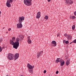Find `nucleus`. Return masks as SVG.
Listing matches in <instances>:
<instances>
[{
	"mask_svg": "<svg viewBox=\"0 0 76 76\" xmlns=\"http://www.w3.org/2000/svg\"><path fill=\"white\" fill-rule=\"evenodd\" d=\"M15 37H13L12 38V40H10V44L13 45V48H15V49H17L19 47V41H22L23 39V36L22 35L20 36V38H17L16 39V40L15 42H13L15 41Z\"/></svg>",
	"mask_w": 76,
	"mask_h": 76,
	"instance_id": "nucleus-1",
	"label": "nucleus"
},
{
	"mask_svg": "<svg viewBox=\"0 0 76 76\" xmlns=\"http://www.w3.org/2000/svg\"><path fill=\"white\" fill-rule=\"evenodd\" d=\"M19 55V53H16L15 54V56H14L13 54L10 53L8 55V58L10 60H13L14 58H15L14 60H16L18 58Z\"/></svg>",
	"mask_w": 76,
	"mask_h": 76,
	"instance_id": "nucleus-2",
	"label": "nucleus"
},
{
	"mask_svg": "<svg viewBox=\"0 0 76 76\" xmlns=\"http://www.w3.org/2000/svg\"><path fill=\"white\" fill-rule=\"evenodd\" d=\"M25 19V18L24 17H20L18 20V24H17V28H22V23L23 22V20Z\"/></svg>",
	"mask_w": 76,
	"mask_h": 76,
	"instance_id": "nucleus-3",
	"label": "nucleus"
},
{
	"mask_svg": "<svg viewBox=\"0 0 76 76\" xmlns=\"http://www.w3.org/2000/svg\"><path fill=\"white\" fill-rule=\"evenodd\" d=\"M32 0H24V3L27 6H30L32 4L31 1Z\"/></svg>",
	"mask_w": 76,
	"mask_h": 76,
	"instance_id": "nucleus-4",
	"label": "nucleus"
},
{
	"mask_svg": "<svg viewBox=\"0 0 76 76\" xmlns=\"http://www.w3.org/2000/svg\"><path fill=\"white\" fill-rule=\"evenodd\" d=\"M65 1H66V3L68 4V5L69 4H71L73 3V2L71 0H65Z\"/></svg>",
	"mask_w": 76,
	"mask_h": 76,
	"instance_id": "nucleus-5",
	"label": "nucleus"
},
{
	"mask_svg": "<svg viewBox=\"0 0 76 76\" xmlns=\"http://www.w3.org/2000/svg\"><path fill=\"white\" fill-rule=\"evenodd\" d=\"M51 44H52V45L53 47H56V46L57 45V43L55 41H52L51 42Z\"/></svg>",
	"mask_w": 76,
	"mask_h": 76,
	"instance_id": "nucleus-6",
	"label": "nucleus"
},
{
	"mask_svg": "<svg viewBox=\"0 0 76 76\" xmlns=\"http://www.w3.org/2000/svg\"><path fill=\"white\" fill-rule=\"evenodd\" d=\"M43 53V52L42 51H41L39 52L38 53H37V58H39L40 56H41V54H42Z\"/></svg>",
	"mask_w": 76,
	"mask_h": 76,
	"instance_id": "nucleus-7",
	"label": "nucleus"
},
{
	"mask_svg": "<svg viewBox=\"0 0 76 76\" xmlns=\"http://www.w3.org/2000/svg\"><path fill=\"white\" fill-rule=\"evenodd\" d=\"M40 17H41V12H38L37 13L36 18H38V19H39Z\"/></svg>",
	"mask_w": 76,
	"mask_h": 76,
	"instance_id": "nucleus-8",
	"label": "nucleus"
},
{
	"mask_svg": "<svg viewBox=\"0 0 76 76\" xmlns=\"http://www.w3.org/2000/svg\"><path fill=\"white\" fill-rule=\"evenodd\" d=\"M65 62L64 61H61V62H60V66H63V65L65 64Z\"/></svg>",
	"mask_w": 76,
	"mask_h": 76,
	"instance_id": "nucleus-9",
	"label": "nucleus"
},
{
	"mask_svg": "<svg viewBox=\"0 0 76 76\" xmlns=\"http://www.w3.org/2000/svg\"><path fill=\"white\" fill-rule=\"evenodd\" d=\"M69 64H70V59L69 58V59L66 62V65L68 66Z\"/></svg>",
	"mask_w": 76,
	"mask_h": 76,
	"instance_id": "nucleus-10",
	"label": "nucleus"
},
{
	"mask_svg": "<svg viewBox=\"0 0 76 76\" xmlns=\"http://www.w3.org/2000/svg\"><path fill=\"white\" fill-rule=\"evenodd\" d=\"M27 67H28L29 69H32V65H30L29 64H27Z\"/></svg>",
	"mask_w": 76,
	"mask_h": 76,
	"instance_id": "nucleus-11",
	"label": "nucleus"
},
{
	"mask_svg": "<svg viewBox=\"0 0 76 76\" xmlns=\"http://www.w3.org/2000/svg\"><path fill=\"white\" fill-rule=\"evenodd\" d=\"M28 72L32 74L33 72V69H28Z\"/></svg>",
	"mask_w": 76,
	"mask_h": 76,
	"instance_id": "nucleus-12",
	"label": "nucleus"
},
{
	"mask_svg": "<svg viewBox=\"0 0 76 76\" xmlns=\"http://www.w3.org/2000/svg\"><path fill=\"white\" fill-rule=\"evenodd\" d=\"M28 44H31V42H32V41H31V40L30 39H28Z\"/></svg>",
	"mask_w": 76,
	"mask_h": 76,
	"instance_id": "nucleus-13",
	"label": "nucleus"
},
{
	"mask_svg": "<svg viewBox=\"0 0 76 76\" xmlns=\"http://www.w3.org/2000/svg\"><path fill=\"white\" fill-rule=\"evenodd\" d=\"M75 28V25H73L72 26V30H74Z\"/></svg>",
	"mask_w": 76,
	"mask_h": 76,
	"instance_id": "nucleus-14",
	"label": "nucleus"
},
{
	"mask_svg": "<svg viewBox=\"0 0 76 76\" xmlns=\"http://www.w3.org/2000/svg\"><path fill=\"white\" fill-rule=\"evenodd\" d=\"M45 18L46 20H48V16L47 15H46L45 16Z\"/></svg>",
	"mask_w": 76,
	"mask_h": 76,
	"instance_id": "nucleus-15",
	"label": "nucleus"
},
{
	"mask_svg": "<svg viewBox=\"0 0 76 76\" xmlns=\"http://www.w3.org/2000/svg\"><path fill=\"white\" fill-rule=\"evenodd\" d=\"M59 60L58 59V58H57L56 61V63H58L59 62Z\"/></svg>",
	"mask_w": 76,
	"mask_h": 76,
	"instance_id": "nucleus-16",
	"label": "nucleus"
},
{
	"mask_svg": "<svg viewBox=\"0 0 76 76\" xmlns=\"http://www.w3.org/2000/svg\"><path fill=\"white\" fill-rule=\"evenodd\" d=\"M58 59L59 62H61L62 61V59H61L60 58H58Z\"/></svg>",
	"mask_w": 76,
	"mask_h": 76,
	"instance_id": "nucleus-17",
	"label": "nucleus"
},
{
	"mask_svg": "<svg viewBox=\"0 0 76 76\" xmlns=\"http://www.w3.org/2000/svg\"><path fill=\"white\" fill-rule=\"evenodd\" d=\"M72 42H73L74 43H76V39H75V40H73Z\"/></svg>",
	"mask_w": 76,
	"mask_h": 76,
	"instance_id": "nucleus-18",
	"label": "nucleus"
},
{
	"mask_svg": "<svg viewBox=\"0 0 76 76\" xmlns=\"http://www.w3.org/2000/svg\"><path fill=\"white\" fill-rule=\"evenodd\" d=\"M65 43L66 44H67L69 43V41H66L65 42Z\"/></svg>",
	"mask_w": 76,
	"mask_h": 76,
	"instance_id": "nucleus-19",
	"label": "nucleus"
},
{
	"mask_svg": "<svg viewBox=\"0 0 76 76\" xmlns=\"http://www.w3.org/2000/svg\"><path fill=\"white\" fill-rule=\"evenodd\" d=\"M72 19H75V16H73L72 17Z\"/></svg>",
	"mask_w": 76,
	"mask_h": 76,
	"instance_id": "nucleus-20",
	"label": "nucleus"
},
{
	"mask_svg": "<svg viewBox=\"0 0 76 76\" xmlns=\"http://www.w3.org/2000/svg\"><path fill=\"white\" fill-rule=\"evenodd\" d=\"M3 41V39H2V38H0V42H1Z\"/></svg>",
	"mask_w": 76,
	"mask_h": 76,
	"instance_id": "nucleus-21",
	"label": "nucleus"
},
{
	"mask_svg": "<svg viewBox=\"0 0 76 76\" xmlns=\"http://www.w3.org/2000/svg\"><path fill=\"white\" fill-rule=\"evenodd\" d=\"M2 51V49H1V48L0 47V52H1Z\"/></svg>",
	"mask_w": 76,
	"mask_h": 76,
	"instance_id": "nucleus-22",
	"label": "nucleus"
},
{
	"mask_svg": "<svg viewBox=\"0 0 76 76\" xmlns=\"http://www.w3.org/2000/svg\"><path fill=\"white\" fill-rule=\"evenodd\" d=\"M74 13L75 15V16H76V11Z\"/></svg>",
	"mask_w": 76,
	"mask_h": 76,
	"instance_id": "nucleus-23",
	"label": "nucleus"
},
{
	"mask_svg": "<svg viewBox=\"0 0 76 76\" xmlns=\"http://www.w3.org/2000/svg\"><path fill=\"white\" fill-rule=\"evenodd\" d=\"M67 37L68 38H70V35H68Z\"/></svg>",
	"mask_w": 76,
	"mask_h": 76,
	"instance_id": "nucleus-24",
	"label": "nucleus"
},
{
	"mask_svg": "<svg viewBox=\"0 0 76 76\" xmlns=\"http://www.w3.org/2000/svg\"><path fill=\"white\" fill-rule=\"evenodd\" d=\"M64 43H66V40H63Z\"/></svg>",
	"mask_w": 76,
	"mask_h": 76,
	"instance_id": "nucleus-25",
	"label": "nucleus"
},
{
	"mask_svg": "<svg viewBox=\"0 0 76 76\" xmlns=\"http://www.w3.org/2000/svg\"><path fill=\"white\" fill-rule=\"evenodd\" d=\"M46 72H47V71L46 70H44V73H46Z\"/></svg>",
	"mask_w": 76,
	"mask_h": 76,
	"instance_id": "nucleus-26",
	"label": "nucleus"
},
{
	"mask_svg": "<svg viewBox=\"0 0 76 76\" xmlns=\"http://www.w3.org/2000/svg\"><path fill=\"white\" fill-rule=\"evenodd\" d=\"M56 74H58V71H57L56 72Z\"/></svg>",
	"mask_w": 76,
	"mask_h": 76,
	"instance_id": "nucleus-27",
	"label": "nucleus"
},
{
	"mask_svg": "<svg viewBox=\"0 0 76 76\" xmlns=\"http://www.w3.org/2000/svg\"><path fill=\"white\" fill-rule=\"evenodd\" d=\"M11 30V28H10L8 29V31H10Z\"/></svg>",
	"mask_w": 76,
	"mask_h": 76,
	"instance_id": "nucleus-28",
	"label": "nucleus"
},
{
	"mask_svg": "<svg viewBox=\"0 0 76 76\" xmlns=\"http://www.w3.org/2000/svg\"><path fill=\"white\" fill-rule=\"evenodd\" d=\"M34 66H32V67H31L32 69H34Z\"/></svg>",
	"mask_w": 76,
	"mask_h": 76,
	"instance_id": "nucleus-29",
	"label": "nucleus"
},
{
	"mask_svg": "<svg viewBox=\"0 0 76 76\" xmlns=\"http://www.w3.org/2000/svg\"><path fill=\"white\" fill-rule=\"evenodd\" d=\"M64 35H65V37H66L67 36V34H65Z\"/></svg>",
	"mask_w": 76,
	"mask_h": 76,
	"instance_id": "nucleus-30",
	"label": "nucleus"
},
{
	"mask_svg": "<svg viewBox=\"0 0 76 76\" xmlns=\"http://www.w3.org/2000/svg\"><path fill=\"white\" fill-rule=\"evenodd\" d=\"M48 2H50V1H51V0H48Z\"/></svg>",
	"mask_w": 76,
	"mask_h": 76,
	"instance_id": "nucleus-31",
	"label": "nucleus"
},
{
	"mask_svg": "<svg viewBox=\"0 0 76 76\" xmlns=\"http://www.w3.org/2000/svg\"><path fill=\"white\" fill-rule=\"evenodd\" d=\"M1 11H0V17H1V15H1Z\"/></svg>",
	"mask_w": 76,
	"mask_h": 76,
	"instance_id": "nucleus-32",
	"label": "nucleus"
},
{
	"mask_svg": "<svg viewBox=\"0 0 76 76\" xmlns=\"http://www.w3.org/2000/svg\"><path fill=\"white\" fill-rule=\"evenodd\" d=\"M57 37H59V34H58V35H57Z\"/></svg>",
	"mask_w": 76,
	"mask_h": 76,
	"instance_id": "nucleus-33",
	"label": "nucleus"
},
{
	"mask_svg": "<svg viewBox=\"0 0 76 76\" xmlns=\"http://www.w3.org/2000/svg\"><path fill=\"white\" fill-rule=\"evenodd\" d=\"M72 44V42L70 43L69 44Z\"/></svg>",
	"mask_w": 76,
	"mask_h": 76,
	"instance_id": "nucleus-34",
	"label": "nucleus"
},
{
	"mask_svg": "<svg viewBox=\"0 0 76 76\" xmlns=\"http://www.w3.org/2000/svg\"><path fill=\"white\" fill-rule=\"evenodd\" d=\"M7 33H8V32H6V34H7Z\"/></svg>",
	"mask_w": 76,
	"mask_h": 76,
	"instance_id": "nucleus-35",
	"label": "nucleus"
},
{
	"mask_svg": "<svg viewBox=\"0 0 76 76\" xmlns=\"http://www.w3.org/2000/svg\"><path fill=\"white\" fill-rule=\"evenodd\" d=\"M4 48V47H3L2 48V49Z\"/></svg>",
	"mask_w": 76,
	"mask_h": 76,
	"instance_id": "nucleus-36",
	"label": "nucleus"
},
{
	"mask_svg": "<svg viewBox=\"0 0 76 76\" xmlns=\"http://www.w3.org/2000/svg\"><path fill=\"white\" fill-rule=\"evenodd\" d=\"M3 29H4V28H3Z\"/></svg>",
	"mask_w": 76,
	"mask_h": 76,
	"instance_id": "nucleus-37",
	"label": "nucleus"
}]
</instances>
